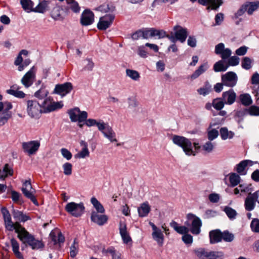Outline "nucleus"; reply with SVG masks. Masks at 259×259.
Masks as SVG:
<instances>
[{"mask_svg":"<svg viewBox=\"0 0 259 259\" xmlns=\"http://www.w3.org/2000/svg\"><path fill=\"white\" fill-rule=\"evenodd\" d=\"M172 140L173 143L181 147L187 155H195V152L192 149V143L190 139L181 136L174 135Z\"/></svg>","mask_w":259,"mask_h":259,"instance_id":"1","label":"nucleus"},{"mask_svg":"<svg viewBox=\"0 0 259 259\" xmlns=\"http://www.w3.org/2000/svg\"><path fill=\"white\" fill-rule=\"evenodd\" d=\"M1 212L4 219L5 227L7 230L9 231L15 230V232L17 233L22 228L23 226L19 222L13 223L12 222L11 215L6 207H2Z\"/></svg>","mask_w":259,"mask_h":259,"instance_id":"2","label":"nucleus"},{"mask_svg":"<svg viewBox=\"0 0 259 259\" xmlns=\"http://www.w3.org/2000/svg\"><path fill=\"white\" fill-rule=\"evenodd\" d=\"M42 103L32 100L27 101V112L31 118H38L42 112Z\"/></svg>","mask_w":259,"mask_h":259,"instance_id":"3","label":"nucleus"},{"mask_svg":"<svg viewBox=\"0 0 259 259\" xmlns=\"http://www.w3.org/2000/svg\"><path fill=\"white\" fill-rule=\"evenodd\" d=\"M65 209L72 216L78 218L83 213L85 207L82 202L76 203L74 202H71L66 204Z\"/></svg>","mask_w":259,"mask_h":259,"instance_id":"4","label":"nucleus"},{"mask_svg":"<svg viewBox=\"0 0 259 259\" xmlns=\"http://www.w3.org/2000/svg\"><path fill=\"white\" fill-rule=\"evenodd\" d=\"M22 191L24 196L29 199L35 205H38L37 199L34 195L35 190L32 188L30 180H26L23 183Z\"/></svg>","mask_w":259,"mask_h":259,"instance_id":"5","label":"nucleus"},{"mask_svg":"<svg viewBox=\"0 0 259 259\" xmlns=\"http://www.w3.org/2000/svg\"><path fill=\"white\" fill-rule=\"evenodd\" d=\"M71 121L72 122H81L85 121L88 117V113L86 111H80L77 107L69 110L68 111Z\"/></svg>","mask_w":259,"mask_h":259,"instance_id":"6","label":"nucleus"},{"mask_svg":"<svg viewBox=\"0 0 259 259\" xmlns=\"http://www.w3.org/2000/svg\"><path fill=\"white\" fill-rule=\"evenodd\" d=\"M98 130L101 131L104 136L108 138L111 142L117 141L115 138V133L108 124L103 122L102 124H99Z\"/></svg>","mask_w":259,"mask_h":259,"instance_id":"7","label":"nucleus"},{"mask_svg":"<svg viewBox=\"0 0 259 259\" xmlns=\"http://www.w3.org/2000/svg\"><path fill=\"white\" fill-rule=\"evenodd\" d=\"M40 147V142L38 141H31L22 143V148L25 153L29 155L35 154Z\"/></svg>","mask_w":259,"mask_h":259,"instance_id":"8","label":"nucleus"},{"mask_svg":"<svg viewBox=\"0 0 259 259\" xmlns=\"http://www.w3.org/2000/svg\"><path fill=\"white\" fill-rule=\"evenodd\" d=\"M73 90V85L70 82L56 85L53 93L61 96H64Z\"/></svg>","mask_w":259,"mask_h":259,"instance_id":"9","label":"nucleus"},{"mask_svg":"<svg viewBox=\"0 0 259 259\" xmlns=\"http://www.w3.org/2000/svg\"><path fill=\"white\" fill-rule=\"evenodd\" d=\"M221 79L224 85L231 88L235 86L237 81V75L232 71L228 72L226 74L222 75Z\"/></svg>","mask_w":259,"mask_h":259,"instance_id":"10","label":"nucleus"},{"mask_svg":"<svg viewBox=\"0 0 259 259\" xmlns=\"http://www.w3.org/2000/svg\"><path fill=\"white\" fill-rule=\"evenodd\" d=\"M18 238L23 242V243L28 244L30 246V244H32L33 242L35 241L34 236L30 234L24 227L20 230L17 233Z\"/></svg>","mask_w":259,"mask_h":259,"instance_id":"11","label":"nucleus"},{"mask_svg":"<svg viewBox=\"0 0 259 259\" xmlns=\"http://www.w3.org/2000/svg\"><path fill=\"white\" fill-rule=\"evenodd\" d=\"M42 106L43 109L46 111L51 112L61 108L63 105L58 102H53L51 98H47L42 102Z\"/></svg>","mask_w":259,"mask_h":259,"instance_id":"12","label":"nucleus"},{"mask_svg":"<svg viewBox=\"0 0 259 259\" xmlns=\"http://www.w3.org/2000/svg\"><path fill=\"white\" fill-rule=\"evenodd\" d=\"M149 225L152 228L153 232L152 233V236L153 239L157 242L159 246H161L163 245L164 241V235L161 230L151 222H149Z\"/></svg>","mask_w":259,"mask_h":259,"instance_id":"13","label":"nucleus"},{"mask_svg":"<svg viewBox=\"0 0 259 259\" xmlns=\"http://www.w3.org/2000/svg\"><path fill=\"white\" fill-rule=\"evenodd\" d=\"M94 14L91 10L86 9L81 14L80 23L83 26H88L93 23Z\"/></svg>","mask_w":259,"mask_h":259,"instance_id":"14","label":"nucleus"},{"mask_svg":"<svg viewBox=\"0 0 259 259\" xmlns=\"http://www.w3.org/2000/svg\"><path fill=\"white\" fill-rule=\"evenodd\" d=\"M192 3H194L197 0H190ZM199 4L207 6L208 10H217L222 5V0H198Z\"/></svg>","mask_w":259,"mask_h":259,"instance_id":"15","label":"nucleus"},{"mask_svg":"<svg viewBox=\"0 0 259 259\" xmlns=\"http://www.w3.org/2000/svg\"><path fill=\"white\" fill-rule=\"evenodd\" d=\"M35 78V71L33 67L22 77L21 82L25 88H28L33 84Z\"/></svg>","mask_w":259,"mask_h":259,"instance_id":"16","label":"nucleus"},{"mask_svg":"<svg viewBox=\"0 0 259 259\" xmlns=\"http://www.w3.org/2000/svg\"><path fill=\"white\" fill-rule=\"evenodd\" d=\"M174 30L175 31V38L182 43L185 42L188 35L187 29L183 28L180 25H176L174 27Z\"/></svg>","mask_w":259,"mask_h":259,"instance_id":"17","label":"nucleus"},{"mask_svg":"<svg viewBox=\"0 0 259 259\" xmlns=\"http://www.w3.org/2000/svg\"><path fill=\"white\" fill-rule=\"evenodd\" d=\"M222 99L225 104L231 105L234 103L236 99V94L232 89L223 92Z\"/></svg>","mask_w":259,"mask_h":259,"instance_id":"18","label":"nucleus"},{"mask_svg":"<svg viewBox=\"0 0 259 259\" xmlns=\"http://www.w3.org/2000/svg\"><path fill=\"white\" fill-rule=\"evenodd\" d=\"M257 198L254 194V193L248 194V196L245 199L244 206L245 209L247 211L252 210L255 206V202H257Z\"/></svg>","mask_w":259,"mask_h":259,"instance_id":"19","label":"nucleus"},{"mask_svg":"<svg viewBox=\"0 0 259 259\" xmlns=\"http://www.w3.org/2000/svg\"><path fill=\"white\" fill-rule=\"evenodd\" d=\"M91 221L99 226H102L105 224L108 220V217L105 214H99L97 212L93 211L91 217Z\"/></svg>","mask_w":259,"mask_h":259,"instance_id":"20","label":"nucleus"},{"mask_svg":"<svg viewBox=\"0 0 259 259\" xmlns=\"http://www.w3.org/2000/svg\"><path fill=\"white\" fill-rule=\"evenodd\" d=\"M67 6L65 8V11L68 13L70 10L74 13H79L80 8L78 3L75 0H66Z\"/></svg>","mask_w":259,"mask_h":259,"instance_id":"21","label":"nucleus"},{"mask_svg":"<svg viewBox=\"0 0 259 259\" xmlns=\"http://www.w3.org/2000/svg\"><path fill=\"white\" fill-rule=\"evenodd\" d=\"M62 11L63 9L61 6L56 5L51 11V17L55 21H63L64 17L61 14Z\"/></svg>","mask_w":259,"mask_h":259,"instance_id":"22","label":"nucleus"},{"mask_svg":"<svg viewBox=\"0 0 259 259\" xmlns=\"http://www.w3.org/2000/svg\"><path fill=\"white\" fill-rule=\"evenodd\" d=\"M119 232L124 243L127 244L132 241V238L127 231L126 225L125 223H120Z\"/></svg>","mask_w":259,"mask_h":259,"instance_id":"23","label":"nucleus"},{"mask_svg":"<svg viewBox=\"0 0 259 259\" xmlns=\"http://www.w3.org/2000/svg\"><path fill=\"white\" fill-rule=\"evenodd\" d=\"M210 243L214 244L222 240V232L220 230H212L209 234Z\"/></svg>","mask_w":259,"mask_h":259,"instance_id":"24","label":"nucleus"},{"mask_svg":"<svg viewBox=\"0 0 259 259\" xmlns=\"http://www.w3.org/2000/svg\"><path fill=\"white\" fill-rule=\"evenodd\" d=\"M13 215L16 222H25L27 221L31 220V218L26 214H24L22 211L14 209L13 210Z\"/></svg>","mask_w":259,"mask_h":259,"instance_id":"25","label":"nucleus"},{"mask_svg":"<svg viewBox=\"0 0 259 259\" xmlns=\"http://www.w3.org/2000/svg\"><path fill=\"white\" fill-rule=\"evenodd\" d=\"M191 232L194 235H198L200 232V228L202 226L201 220L198 217L195 218L192 222Z\"/></svg>","mask_w":259,"mask_h":259,"instance_id":"26","label":"nucleus"},{"mask_svg":"<svg viewBox=\"0 0 259 259\" xmlns=\"http://www.w3.org/2000/svg\"><path fill=\"white\" fill-rule=\"evenodd\" d=\"M150 210L151 207L148 202L142 203L138 208V214L141 218L147 217Z\"/></svg>","mask_w":259,"mask_h":259,"instance_id":"27","label":"nucleus"},{"mask_svg":"<svg viewBox=\"0 0 259 259\" xmlns=\"http://www.w3.org/2000/svg\"><path fill=\"white\" fill-rule=\"evenodd\" d=\"M170 226L172 227L177 233L180 234L188 233L190 230L186 226H179L177 222L175 221H172L170 223Z\"/></svg>","mask_w":259,"mask_h":259,"instance_id":"28","label":"nucleus"},{"mask_svg":"<svg viewBox=\"0 0 259 259\" xmlns=\"http://www.w3.org/2000/svg\"><path fill=\"white\" fill-rule=\"evenodd\" d=\"M50 1L43 0L39 2L38 5L32 10V12L39 13H44L48 10Z\"/></svg>","mask_w":259,"mask_h":259,"instance_id":"29","label":"nucleus"},{"mask_svg":"<svg viewBox=\"0 0 259 259\" xmlns=\"http://www.w3.org/2000/svg\"><path fill=\"white\" fill-rule=\"evenodd\" d=\"M208 68V65L207 63L201 64L191 75V79L193 80L198 78L201 74L205 72Z\"/></svg>","mask_w":259,"mask_h":259,"instance_id":"30","label":"nucleus"},{"mask_svg":"<svg viewBox=\"0 0 259 259\" xmlns=\"http://www.w3.org/2000/svg\"><path fill=\"white\" fill-rule=\"evenodd\" d=\"M49 94L48 91L46 89V87L44 84H42L41 86V88L39 90L37 91L34 93V96L39 100H45L47 98H50V97L48 98V95Z\"/></svg>","mask_w":259,"mask_h":259,"instance_id":"31","label":"nucleus"},{"mask_svg":"<svg viewBox=\"0 0 259 259\" xmlns=\"http://www.w3.org/2000/svg\"><path fill=\"white\" fill-rule=\"evenodd\" d=\"M11 243L13 251L15 256L19 259H24L23 255L19 251V244L18 241L13 238L11 240Z\"/></svg>","mask_w":259,"mask_h":259,"instance_id":"32","label":"nucleus"},{"mask_svg":"<svg viewBox=\"0 0 259 259\" xmlns=\"http://www.w3.org/2000/svg\"><path fill=\"white\" fill-rule=\"evenodd\" d=\"M13 168L8 163L6 164L3 170H1V179L5 180L8 176H12L13 175Z\"/></svg>","mask_w":259,"mask_h":259,"instance_id":"33","label":"nucleus"},{"mask_svg":"<svg viewBox=\"0 0 259 259\" xmlns=\"http://www.w3.org/2000/svg\"><path fill=\"white\" fill-rule=\"evenodd\" d=\"M245 5H247V13L248 15H252L254 11L259 8V1H255L252 2H246L244 3Z\"/></svg>","mask_w":259,"mask_h":259,"instance_id":"34","label":"nucleus"},{"mask_svg":"<svg viewBox=\"0 0 259 259\" xmlns=\"http://www.w3.org/2000/svg\"><path fill=\"white\" fill-rule=\"evenodd\" d=\"M249 163H251L252 161L249 160H244L241 161L236 165V171L240 175H245V172H244V171Z\"/></svg>","mask_w":259,"mask_h":259,"instance_id":"35","label":"nucleus"},{"mask_svg":"<svg viewBox=\"0 0 259 259\" xmlns=\"http://www.w3.org/2000/svg\"><path fill=\"white\" fill-rule=\"evenodd\" d=\"M80 144L83 147L82 149L77 154L79 158H84L87 156H89L90 152L88 148V144L84 141H81Z\"/></svg>","mask_w":259,"mask_h":259,"instance_id":"36","label":"nucleus"},{"mask_svg":"<svg viewBox=\"0 0 259 259\" xmlns=\"http://www.w3.org/2000/svg\"><path fill=\"white\" fill-rule=\"evenodd\" d=\"M239 99L242 105L245 106L250 105L252 101L250 96L248 94H243L239 96Z\"/></svg>","mask_w":259,"mask_h":259,"instance_id":"37","label":"nucleus"},{"mask_svg":"<svg viewBox=\"0 0 259 259\" xmlns=\"http://www.w3.org/2000/svg\"><path fill=\"white\" fill-rule=\"evenodd\" d=\"M20 4L22 8L26 11L32 12L33 3L31 0H21Z\"/></svg>","mask_w":259,"mask_h":259,"instance_id":"38","label":"nucleus"},{"mask_svg":"<svg viewBox=\"0 0 259 259\" xmlns=\"http://www.w3.org/2000/svg\"><path fill=\"white\" fill-rule=\"evenodd\" d=\"M228 67V65H224L223 60L217 62L213 65V70L215 72L225 71Z\"/></svg>","mask_w":259,"mask_h":259,"instance_id":"39","label":"nucleus"},{"mask_svg":"<svg viewBox=\"0 0 259 259\" xmlns=\"http://www.w3.org/2000/svg\"><path fill=\"white\" fill-rule=\"evenodd\" d=\"M225 104L222 98H217L212 100V107L218 111L222 110Z\"/></svg>","mask_w":259,"mask_h":259,"instance_id":"40","label":"nucleus"},{"mask_svg":"<svg viewBox=\"0 0 259 259\" xmlns=\"http://www.w3.org/2000/svg\"><path fill=\"white\" fill-rule=\"evenodd\" d=\"M91 202L98 212L103 213L105 212L103 206L96 198L92 197L91 199Z\"/></svg>","mask_w":259,"mask_h":259,"instance_id":"41","label":"nucleus"},{"mask_svg":"<svg viewBox=\"0 0 259 259\" xmlns=\"http://www.w3.org/2000/svg\"><path fill=\"white\" fill-rule=\"evenodd\" d=\"M253 60L248 57H245L242 59L241 67L246 70H249L252 67Z\"/></svg>","mask_w":259,"mask_h":259,"instance_id":"42","label":"nucleus"},{"mask_svg":"<svg viewBox=\"0 0 259 259\" xmlns=\"http://www.w3.org/2000/svg\"><path fill=\"white\" fill-rule=\"evenodd\" d=\"M224 253L222 251H210L208 253V259H223Z\"/></svg>","mask_w":259,"mask_h":259,"instance_id":"43","label":"nucleus"},{"mask_svg":"<svg viewBox=\"0 0 259 259\" xmlns=\"http://www.w3.org/2000/svg\"><path fill=\"white\" fill-rule=\"evenodd\" d=\"M229 181L230 183V186L234 187L240 183V177L236 173H232L230 174L229 177Z\"/></svg>","mask_w":259,"mask_h":259,"instance_id":"44","label":"nucleus"},{"mask_svg":"<svg viewBox=\"0 0 259 259\" xmlns=\"http://www.w3.org/2000/svg\"><path fill=\"white\" fill-rule=\"evenodd\" d=\"M220 135L223 140H226L227 138L231 139L233 138L234 134L232 132H228L227 127H222L220 129Z\"/></svg>","mask_w":259,"mask_h":259,"instance_id":"45","label":"nucleus"},{"mask_svg":"<svg viewBox=\"0 0 259 259\" xmlns=\"http://www.w3.org/2000/svg\"><path fill=\"white\" fill-rule=\"evenodd\" d=\"M195 254L200 259H208L209 251H207L204 248H199L194 250Z\"/></svg>","mask_w":259,"mask_h":259,"instance_id":"46","label":"nucleus"},{"mask_svg":"<svg viewBox=\"0 0 259 259\" xmlns=\"http://www.w3.org/2000/svg\"><path fill=\"white\" fill-rule=\"evenodd\" d=\"M12 117V112L11 111H4L2 115L0 116V125H3L8 120Z\"/></svg>","mask_w":259,"mask_h":259,"instance_id":"47","label":"nucleus"},{"mask_svg":"<svg viewBox=\"0 0 259 259\" xmlns=\"http://www.w3.org/2000/svg\"><path fill=\"white\" fill-rule=\"evenodd\" d=\"M211 91V87L207 81L205 82V85L204 87L200 88L198 89L197 92L199 94L203 96H206Z\"/></svg>","mask_w":259,"mask_h":259,"instance_id":"48","label":"nucleus"},{"mask_svg":"<svg viewBox=\"0 0 259 259\" xmlns=\"http://www.w3.org/2000/svg\"><path fill=\"white\" fill-rule=\"evenodd\" d=\"M154 31V28L142 29V37L145 39H147L149 37L155 36Z\"/></svg>","mask_w":259,"mask_h":259,"instance_id":"49","label":"nucleus"},{"mask_svg":"<svg viewBox=\"0 0 259 259\" xmlns=\"http://www.w3.org/2000/svg\"><path fill=\"white\" fill-rule=\"evenodd\" d=\"M99 9L103 12H113L115 10V7L112 4H104L100 7Z\"/></svg>","mask_w":259,"mask_h":259,"instance_id":"50","label":"nucleus"},{"mask_svg":"<svg viewBox=\"0 0 259 259\" xmlns=\"http://www.w3.org/2000/svg\"><path fill=\"white\" fill-rule=\"evenodd\" d=\"M112 24V23L105 21L100 18V20L97 24V28L100 30H105L110 27Z\"/></svg>","mask_w":259,"mask_h":259,"instance_id":"51","label":"nucleus"},{"mask_svg":"<svg viewBox=\"0 0 259 259\" xmlns=\"http://www.w3.org/2000/svg\"><path fill=\"white\" fill-rule=\"evenodd\" d=\"M224 211L227 215L228 217L231 220L235 219L237 215V212L236 210L229 206H226L225 207Z\"/></svg>","mask_w":259,"mask_h":259,"instance_id":"52","label":"nucleus"},{"mask_svg":"<svg viewBox=\"0 0 259 259\" xmlns=\"http://www.w3.org/2000/svg\"><path fill=\"white\" fill-rule=\"evenodd\" d=\"M126 73L127 76L133 80H137L140 78L139 72L136 70L127 69L126 70Z\"/></svg>","mask_w":259,"mask_h":259,"instance_id":"53","label":"nucleus"},{"mask_svg":"<svg viewBox=\"0 0 259 259\" xmlns=\"http://www.w3.org/2000/svg\"><path fill=\"white\" fill-rule=\"evenodd\" d=\"M234 235L228 231H225L222 232V240L226 242H230L234 240Z\"/></svg>","mask_w":259,"mask_h":259,"instance_id":"54","label":"nucleus"},{"mask_svg":"<svg viewBox=\"0 0 259 259\" xmlns=\"http://www.w3.org/2000/svg\"><path fill=\"white\" fill-rule=\"evenodd\" d=\"M245 112H247L250 115H259V107L251 106L248 109H245Z\"/></svg>","mask_w":259,"mask_h":259,"instance_id":"55","label":"nucleus"},{"mask_svg":"<svg viewBox=\"0 0 259 259\" xmlns=\"http://www.w3.org/2000/svg\"><path fill=\"white\" fill-rule=\"evenodd\" d=\"M78 243L76 242V239L73 241V243L70 247V256L71 257H74L78 252Z\"/></svg>","mask_w":259,"mask_h":259,"instance_id":"56","label":"nucleus"},{"mask_svg":"<svg viewBox=\"0 0 259 259\" xmlns=\"http://www.w3.org/2000/svg\"><path fill=\"white\" fill-rule=\"evenodd\" d=\"M64 174L66 176H70L72 174V165L69 162H66L63 165Z\"/></svg>","mask_w":259,"mask_h":259,"instance_id":"57","label":"nucleus"},{"mask_svg":"<svg viewBox=\"0 0 259 259\" xmlns=\"http://www.w3.org/2000/svg\"><path fill=\"white\" fill-rule=\"evenodd\" d=\"M246 11L247 12V5H245L244 4L238 10L237 12L235 13L234 18H238L240 16L243 15Z\"/></svg>","mask_w":259,"mask_h":259,"instance_id":"58","label":"nucleus"},{"mask_svg":"<svg viewBox=\"0 0 259 259\" xmlns=\"http://www.w3.org/2000/svg\"><path fill=\"white\" fill-rule=\"evenodd\" d=\"M30 247L33 250L41 249L44 248V244L41 241H39L35 238V241L33 242V243L30 244Z\"/></svg>","mask_w":259,"mask_h":259,"instance_id":"59","label":"nucleus"},{"mask_svg":"<svg viewBox=\"0 0 259 259\" xmlns=\"http://www.w3.org/2000/svg\"><path fill=\"white\" fill-rule=\"evenodd\" d=\"M239 63V58L237 56H234L230 57L228 60V64L227 65H228V67L229 66H234L238 65Z\"/></svg>","mask_w":259,"mask_h":259,"instance_id":"60","label":"nucleus"},{"mask_svg":"<svg viewBox=\"0 0 259 259\" xmlns=\"http://www.w3.org/2000/svg\"><path fill=\"white\" fill-rule=\"evenodd\" d=\"M219 132L216 129H212L208 132L207 137L208 140L212 141L218 137Z\"/></svg>","mask_w":259,"mask_h":259,"instance_id":"61","label":"nucleus"},{"mask_svg":"<svg viewBox=\"0 0 259 259\" xmlns=\"http://www.w3.org/2000/svg\"><path fill=\"white\" fill-rule=\"evenodd\" d=\"M251 228L254 232L259 233V220L253 219L250 225Z\"/></svg>","mask_w":259,"mask_h":259,"instance_id":"62","label":"nucleus"},{"mask_svg":"<svg viewBox=\"0 0 259 259\" xmlns=\"http://www.w3.org/2000/svg\"><path fill=\"white\" fill-rule=\"evenodd\" d=\"M202 148L203 150L206 152L210 153L212 151L213 149V145L211 142H207L205 143L204 145H203Z\"/></svg>","mask_w":259,"mask_h":259,"instance_id":"63","label":"nucleus"},{"mask_svg":"<svg viewBox=\"0 0 259 259\" xmlns=\"http://www.w3.org/2000/svg\"><path fill=\"white\" fill-rule=\"evenodd\" d=\"M182 240L186 244H191L193 242V237L191 235L186 233L182 236Z\"/></svg>","mask_w":259,"mask_h":259,"instance_id":"64","label":"nucleus"}]
</instances>
